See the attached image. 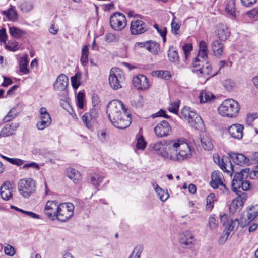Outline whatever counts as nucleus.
<instances>
[{
    "label": "nucleus",
    "mask_w": 258,
    "mask_h": 258,
    "mask_svg": "<svg viewBox=\"0 0 258 258\" xmlns=\"http://www.w3.org/2000/svg\"><path fill=\"white\" fill-rule=\"evenodd\" d=\"M107 113L110 121L116 128L124 129L131 123V114L120 101H111L107 106Z\"/></svg>",
    "instance_id": "nucleus-1"
},
{
    "label": "nucleus",
    "mask_w": 258,
    "mask_h": 258,
    "mask_svg": "<svg viewBox=\"0 0 258 258\" xmlns=\"http://www.w3.org/2000/svg\"><path fill=\"white\" fill-rule=\"evenodd\" d=\"M171 150L169 153L164 154L167 159L174 161H182L191 155V151L187 143L181 142L180 140H170L167 142Z\"/></svg>",
    "instance_id": "nucleus-2"
},
{
    "label": "nucleus",
    "mask_w": 258,
    "mask_h": 258,
    "mask_svg": "<svg viewBox=\"0 0 258 258\" xmlns=\"http://www.w3.org/2000/svg\"><path fill=\"white\" fill-rule=\"evenodd\" d=\"M249 171L250 168H247L241 170L240 172L235 173L231 183V188L233 192L238 193V189L247 191L250 189V182L246 180L249 176Z\"/></svg>",
    "instance_id": "nucleus-3"
},
{
    "label": "nucleus",
    "mask_w": 258,
    "mask_h": 258,
    "mask_svg": "<svg viewBox=\"0 0 258 258\" xmlns=\"http://www.w3.org/2000/svg\"><path fill=\"white\" fill-rule=\"evenodd\" d=\"M240 110L238 103L231 99H226L218 108V111L222 116L234 117Z\"/></svg>",
    "instance_id": "nucleus-4"
},
{
    "label": "nucleus",
    "mask_w": 258,
    "mask_h": 258,
    "mask_svg": "<svg viewBox=\"0 0 258 258\" xmlns=\"http://www.w3.org/2000/svg\"><path fill=\"white\" fill-rule=\"evenodd\" d=\"M36 181L31 178L21 179L18 183V190L24 198H29L35 192Z\"/></svg>",
    "instance_id": "nucleus-5"
},
{
    "label": "nucleus",
    "mask_w": 258,
    "mask_h": 258,
    "mask_svg": "<svg viewBox=\"0 0 258 258\" xmlns=\"http://www.w3.org/2000/svg\"><path fill=\"white\" fill-rule=\"evenodd\" d=\"M181 117L186 120L190 125L196 129H201L203 125L201 117L189 107H184L181 109Z\"/></svg>",
    "instance_id": "nucleus-6"
},
{
    "label": "nucleus",
    "mask_w": 258,
    "mask_h": 258,
    "mask_svg": "<svg viewBox=\"0 0 258 258\" xmlns=\"http://www.w3.org/2000/svg\"><path fill=\"white\" fill-rule=\"evenodd\" d=\"M74 206L71 203H62L58 205L55 219L61 222H66L73 215Z\"/></svg>",
    "instance_id": "nucleus-7"
},
{
    "label": "nucleus",
    "mask_w": 258,
    "mask_h": 258,
    "mask_svg": "<svg viewBox=\"0 0 258 258\" xmlns=\"http://www.w3.org/2000/svg\"><path fill=\"white\" fill-rule=\"evenodd\" d=\"M125 77L123 72L118 68H113L110 70L109 82L111 87L117 90L122 87V84Z\"/></svg>",
    "instance_id": "nucleus-8"
},
{
    "label": "nucleus",
    "mask_w": 258,
    "mask_h": 258,
    "mask_svg": "<svg viewBox=\"0 0 258 258\" xmlns=\"http://www.w3.org/2000/svg\"><path fill=\"white\" fill-rule=\"evenodd\" d=\"M110 25L114 30L121 31L126 25V17L121 13H114L110 17Z\"/></svg>",
    "instance_id": "nucleus-9"
},
{
    "label": "nucleus",
    "mask_w": 258,
    "mask_h": 258,
    "mask_svg": "<svg viewBox=\"0 0 258 258\" xmlns=\"http://www.w3.org/2000/svg\"><path fill=\"white\" fill-rule=\"evenodd\" d=\"M158 141L150 144L149 149L150 151H155L157 154L160 155L163 158L167 159V157L164 156V154L169 153L171 148H169V146L167 145V142L169 141Z\"/></svg>",
    "instance_id": "nucleus-10"
},
{
    "label": "nucleus",
    "mask_w": 258,
    "mask_h": 258,
    "mask_svg": "<svg viewBox=\"0 0 258 258\" xmlns=\"http://www.w3.org/2000/svg\"><path fill=\"white\" fill-rule=\"evenodd\" d=\"M223 176L222 174L218 171H214L211 174V180L210 185L214 189H216L219 187L223 192L227 191L225 185L223 182Z\"/></svg>",
    "instance_id": "nucleus-11"
},
{
    "label": "nucleus",
    "mask_w": 258,
    "mask_h": 258,
    "mask_svg": "<svg viewBox=\"0 0 258 258\" xmlns=\"http://www.w3.org/2000/svg\"><path fill=\"white\" fill-rule=\"evenodd\" d=\"M154 130L158 138H163L170 134L171 127L167 121L163 120L156 125Z\"/></svg>",
    "instance_id": "nucleus-12"
},
{
    "label": "nucleus",
    "mask_w": 258,
    "mask_h": 258,
    "mask_svg": "<svg viewBox=\"0 0 258 258\" xmlns=\"http://www.w3.org/2000/svg\"><path fill=\"white\" fill-rule=\"evenodd\" d=\"M148 29L146 24L141 20L132 21L130 25V31L132 35L142 34Z\"/></svg>",
    "instance_id": "nucleus-13"
},
{
    "label": "nucleus",
    "mask_w": 258,
    "mask_h": 258,
    "mask_svg": "<svg viewBox=\"0 0 258 258\" xmlns=\"http://www.w3.org/2000/svg\"><path fill=\"white\" fill-rule=\"evenodd\" d=\"M58 203L55 201H48L44 208V213L46 216L52 220L55 219L56 212L58 208Z\"/></svg>",
    "instance_id": "nucleus-14"
},
{
    "label": "nucleus",
    "mask_w": 258,
    "mask_h": 258,
    "mask_svg": "<svg viewBox=\"0 0 258 258\" xmlns=\"http://www.w3.org/2000/svg\"><path fill=\"white\" fill-rule=\"evenodd\" d=\"M179 241L184 248H191L194 245V236L190 231H186L181 235Z\"/></svg>",
    "instance_id": "nucleus-15"
},
{
    "label": "nucleus",
    "mask_w": 258,
    "mask_h": 258,
    "mask_svg": "<svg viewBox=\"0 0 258 258\" xmlns=\"http://www.w3.org/2000/svg\"><path fill=\"white\" fill-rule=\"evenodd\" d=\"M250 211L247 212L246 217L241 218V226L244 227L249 224L253 220H256L258 216V204L255 205L250 209Z\"/></svg>",
    "instance_id": "nucleus-16"
},
{
    "label": "nucleus",
    "mask_w": 258,
    "mask_h": 258,
    "mask_svg": "<svg viewBox=\"0 0 258 258\" xmlns=\"http://www.w3.org/2000/svg\"><path fill=\"white\" fill-rule=\"evenodd\" d=\"M133 83L139 90H145L150 86L147 78L142 74L135 76L133 79Z\"/></svg>",
    "instance_id": "nucleus-17"
},
{
    "label": "nucleus",
    "mask_w": 258,
    "mask_h": 258,
    "mask_svg": "<svg viewBox=\"0 0 258 258\" xmlns=\"http://www.w3.org/2000/svg\"><path fill=\"white\" fill-rule=\"evenodd\" d=\"M13 184L9 181H5L0 188V195L5 201L9 200L12 197Z\"/></svg>",
    "instance_id": "nucleus-18"
},
{
    "label": "nucleus",
    "mask_w": 258,
    "mask_h": 258,
    "mask_svg": "<svg viewBox=\"0 0 258 258\" xmlns=\"http://www.w3.org/2000/svg\"><path fill=\"white\" fill-rule=\"evenodd\" d=\"M244 127L239 124H233L228 128V133L233 139L240 140L243 137Z\"/></svg>",
    "instance_id": "nucleus-19"
},
{
    "label": "nucleus",
    "mask_w": 258,
    "mask_h": 258,
    "mask_svg": "<svg viewBox=\"0 0 258 258\" xmlns=\"http://www.w3.org/2000/svg\"><path fill=\"white\" fill-rule=\"evenodd\" d=\"M228 155L230 159L235 164L242 166L244 164H250L249 160L243 154L229 152Z\"/></svg>",
    "instance_id": "nucleus-20"
},
{
    "label": "nucleus",
    "mask_w": 258,
    "mask_h": 258,
    "mask_svg": "<svg viewBox=\"0 0 258 258\" xmlns=\"http://www.w3.org/2000/svg\"><path fill=\"white\" fill-rule=\"evenodd\" d=\"M69 80L67 76L64 74L59 75L53 84L54 89L56 91H63L68 86Z\"/></svg>",
    "instance_id": "nucleus-21"
},
{
    "label": "nucleus",
    "mask_w": 258,
    "mask_h": 258,
    "mask_svg": "<svg viewBox=\"0 0 258 258\" xmlns=\"http://www.w3.org/2000/svg\"><path fill=\"white\" fill-rule=\"evenodd\" d=\"M136 45L140 47L146 48L148 51L154 54H157L159 49V44L152 41L145 42H137Z\"/></svg>",
    "instance_id": "nucleus-22"
},
{
    "label": "nucleus",
    "mask_w": 258,
    "mask_h": 258,
    "mask_svg": "<svg viewBox=\"0 0 258 258\" xmlns=\"http://www.w3.org/2000/svg\"><path fill=\"white\" fill-rule=\"evenodd\" d=\"M211 49L214 55L218 58L222 57L224 52V46L218 40H215L212 41L211 45Z\"/></svg>",
    "instance_id": "nucleus-23"
},
{
    "label": "nucleus",
    "mask_w": 258,
    "mask_h": 258,
    "mask_svg": "<svg viewBox=\"0 0 258 258\" xmlns=\"http://www.w3.org/2000/svg\"><path fill=\"white\" fill-rule=\"evenodd\" d=\"M168 57L169 61L175 65H177L178 68H184L183 65H179V56L177 51L173 46H170L168 51Z\"/></svg>",
    "instance_id": "nucleus-24"
},
{
    "label": "nucleus",
    "mask_w": 258,
    "mask_h": 258,
    "mask_svg": "<svg viewBox=\"0 0 258 258\" xmlns=\"http://www.w3.org/2000/svg\"><path fill=\"white\" fill-rule=\"evenodd\" d=\"M216 33L221 41L226 40L230 35V31L227 26L223 24L218 25Z\"/></svg>",
    "instance_id": "nucleus-25"
},
{
    "label": "nucleus",
    "mask_w": 258,
    "mask_h": 258,
    "mask_svg": "<svg viewBox=\"0 0 258 258\" xmlns=\"http://www.w3.org/2000/svg\"><path fill=\"white\" fill-rule=\"evenodd\" d=\"M66 172L67 177L72 180L75 183H77L81 180L80 173L74 168H67Z\"/></svg>",
    "instance_id": "nucleus-26"
},
{
    "label": "nucleus",
    "mask_w": 258,
    "mask_h": 258,
    "mask_svg": "<svg viewBox=\"0 0 258 258\" xmlns=\"http://www.w3.org/2000/svg\"><path fill=\"white\" fill-rule=\"evenodd\" d=\"M199 98L200 103H203L212 101L214 99L215 96L210 92L202 90L199 95Z\"/></svg>",
    "instance_id": "nucleus-27"
},
{
    "label": "nucleus",
    "mask_w": 258,
    "mask_h": 258,
    "mask_svg": "<svg viewBox=\"0 0 258 258\" xmlns=\"http://www.w3.org/2000/svg\"><path fill=\"white\" fill-rule=\"evenodd\" d=\"M9 32L12 37L16 39L21 38L26 34L24 30L15 26H10L9 27Z\"/></svg>",
    "instance_id": "nucleus-28"
},
{
    "label": "nucleus",
    "mask_w": 258,
    "mask_h": 258,
    "mask_svg": "<svg viewBox=\"0 0 258 258\" xmlns=\"http://www.w3.org/2000/svg\"><path fill=\"white\" fill-rule=\"evenodd\" d=\"M239 224L240 222L237 219H235L234 220H231L230 223H228L226 226V227H225V230L223 232L224 235L227 238H228L230 232L234 230L235 228L236 229Z\"/></svg>",
    "instance_id": "nucleus-29"
},
{
    "label": "nucleus",
    "mask_w": 258,
    "mask_h": 258,
    "mask_svg": "<svg viewBox=\"0 0 258 258\" xmlns=\"http://www.w3.org/2000/svg\"><path fill=\"white\" fill-rule=\"evenodd\" d=\"M207 58V51H199L197 57L195 58L193 61L194 68H196L198 67H200L201 64L199 62H201L202 63L203 61L206 62Z\"/></svg>",
    "instance_id": "nucleus-30"
},
{
    "label": "nucleus",
    "mask_w": 258,
    "mask_h": 258,
    "mask_svg": "<svg viewBox=\"0 0 258 258\" xmlns=\"http://www.w3.org/2000/svg\"><path fill=\"white\" fill-rule=\"evenodd\" d=\"M14 7L11 5L10 8L6 11H4L3 14L6 16L7 18L13 22L17 21L18 19V15L14 9Z\"/></svg>",
    "instance_id": "nucleus-31"
},
{
    "label": "nucleus",
    "mask_w": 258,
    "mask_h": 258,
    "mask_svg": "<svg viewBox=\"0 0 258 258\" xmlns=\"http://www.w3.org/2000/svg\"><path fill=\"white\" fill-rule=\"evenodd\" d=\"M243 205L242 201L236 198L231 203L229 206V210L231 213H235L237 210H240Z\"/></svg>",
    "instance_id": "nucleus-32"
},
{
    "label": "nucleus",
    "mask_w": 258,
    "mask_h": 258,
    "mask_svg": "<svg viewBox=\"0 0 258 258\" xmlns=\"http://www.w3.org/2000/svg\"><path fill=\"white\" fill-rule=\"evenodd\" d=\"M206 66H204L203 64L200 66V67H199V69H193L192 71L194 72H199V73L203 75H208L211 74V69L212 68L210 64H208V63L206 61Z\"/></svg>",
    "instance_id": "nucleus-33"
},
{
    "label": "nucleus",
    "mask_w": 258,
    "mask_h": 258,
    "mask_svg": "<svg viewBox=\"0 0 258 258\" xmlns=\"http://www.w3.org/2000/svg\"><path fill=\"white\" fill-rule=\"evenodd\" d=\"M20 71L24 74H27L29 72V70L27 68L28 61L27 56H23L20 58Z\"/></svg>",
    "instance_id": "nucleus-34"
},
{
    "label": "nucleus",
    "mask_w": 258,
    "mask_h": 258,
    "mask_svg": "<svg viewBox=\"0 0 258 258\" xmlns=\"http://www.w3.org/2000/svg\"><path fill=\"white\" fill-rule=\"evenodd\" d=\"M5 48L9 51L15 52L19 49L18 43L14 40H10L4 43Z\"/></svg>",
    "instance_id": "nucleus-35"
},
{
    "label": "nucleus",
    "mask_w": 258,
    "mask_h": 258,
    "mask_svg": "<svg viewBox=\"0 0 258 258\" xmlns=\"http://www.w3.org/2000/svg\"><path fill=\"white\" fill-rule=\"evenodd\" d=\"M104 176L100 174L94 173L90 177L91 183L96 187L100 185Z\"/></svg>",
    "instance_id": "nucleus-36"
},
{
    "label": "nucleus",
    "mask_w": 258,
    "mask_h": 258,
    "mask_svg": "<svg viewBox=\"0 0 258 258\" xmlns=\"http://www.w3.org/2000/svg\"><path fill=\"white\" fill-rule=\"evenodd\" d=\"M89 48L88 45H84L81 51V62L83 66H85L88 61Z\"/></svg>",
    "instance_id": "nucleus-37"
},
{
    "label": "nucleus",
    "mask_w": 258,
    "mask_h": 258,
    "mask_svg": "<svg viewBox=\"0 0 258 258\" xmlns=\"http://www.w3.org/2000/svg\"><path fill=\"white\" fill-rule=\"evenodd\" d=\"M155 190L162 201H165L169 198L168 192L164 191L158 184H156Z\"/></svg>",
    "instance_id": "nucleus-38"
},
{
    "label": "nucleus",
    "mask_w": 258,
    "mask_h": 258,
    "mask_svg": "<svg viewBox=\"0 0 258 258\" xmlns=\"http://www.w3.org/2000/svg\"><path fill=\"white\" fill-rule=\"evenodd\" d=\"M82 120L86 127L89 130L92 129L93 124L95 122L86 113L82 116Z\"/></svg>",
    "instance_id": "nucleus-39"
},
{
    "label": "nucleus",
    "mask_w": 258,
    "mask_h": 258,
    "mask_svg": "<svg viewBox=\"0 0 258 258\" xmlns=\"http://www.w3.org/2000/svg\"><path fill=\"white\" fill-rule=\"evenodd\" d=\"M81 78V74L80 72L77 73L74 76L71 77V84L74 89H77L80 85Z\"/></svg>",
    "instance_id": "nucleus-40"
},
{
    "label": "nucleus",
    "mask_w": 258,
    "mask_h": 258,
    "mask_svg": "<svg viewBox=\"0 0 258 258\" xmlns=\"http://www.w3.org/2000/svg\"><path fill=\"white\" fill-rule=\"evenodd\" d=\"M201 145L206 150H211L213 148L211 141L208 137H202L201 139Z\"/></svg>",
    "instance_id": "nucleus-41"
},
{
    "label": "nucleus",
    "mask_w": 258,
    "mask_h": 258,
    "mask_svg": "<svg viewBox=\"0 0 258 258\" xmlns=\"http://www.w3.org/2000/svg\"><path fill=\"white\" fill-rule=\"evenodd\" d=\"M34 8L33 4L28 1H25L20 6V10L24 12H28L31 11Z\"/></svg>",
    "instance_id": "nucleus-42"
},
{
    "label": "nucleus",
    "mask_w": 258,
    "mask_h": 258,
    "mask_svg": "<svg viewBox=\"0 0 258 258\" xmlns=\"http://www.w3.org/2000/svg\"><path fill=\"white\" fill-rule=\"evenodd\" d=\"M40 114V119L51 123V119L49 113L47 112L46 108L41 107L39 109Z\"/></svg>",
    "instance_id": "nucleus-43"
},
{
    "label": "nucleus",
    "mask_w": 258,
    "mask_h": 258,
    "mask_svg": "<svg viewBox=\"0 0 258 258\" xmlns=\"http://www.w3.org/2000/svg\"><path fill=\"white\" fill-rule=\"evenodd\" d=\"M226 12L231 15L235 17V1L234 0H230L227 3L225 7Z\"/></svg>",
    "instance_id": "nucleus-44"
},
{
    "label": "nucleus",
    "mask_w": 258,
    "mask_h": 258,
    "mask_svg": "<svg viewBox=\"0 0 258 258\" xmlns=\"http://www.w3.org/2000/svg\"><path fill=\"white\" fill-rule=\"evenodd\" d=\"M85 94L82 92H79L77 95V104L80 109H83L84 107V100Z\"/></svg>",
    "instance_id": "nucleus-45"
},
{
    "label": "nucleus",
    "mask_w": 258,
    "mask_h": 258,
    "mask_svg": "<svg viewBox=\"0 0 258 258\" xmlns=\"http://www.w3.org/2000/svg\"><path fill=\"white\" fill-rule=\"evenodd\" d=\"M215 196L214 194L211 193L207 197L206 209L211 210L213 207V203L215 201Z\"/></svg>",
    "instance_id": "nucleus-46"
},
{
    "label": "nucleus",
    "mask_w": 258,
    "mask_h": 258,
    "mask_svg": "<svg viewBox=\"0 0 258 258\" xmlns=\"http://www.w3.org/2000/svg\"><path fill=\"white\" fill-rule=\"evenodd\" d=\"M3 158L12 164L18 166L24 165V161L22 159L19 158H11L6 156H3Z\"/></svg>",
    "instance_id": "nucleus-47"
},
{
    "label": "nucleus",
    "mask_w": 258,
    "mask_h": 258,
    "mask_svg": "<svg viewBox=\"0 0 258 258\" xmlns=\"http://www.w3.org/2000/svg\"><path fill=\"white\" fill-rule=\"evenodd\" d=\"M105 40L108 43L116 42L119 40V36L114 33H107L105 35Z\"/></svg>",
    "instance_id": "nucleus-48"
},
{
    "label": "nucleus",
    "mask_w": 258,
    "mask_h": 258,
    "mask_svg": "<svg viewBox=\"0 0 258 258\" xmlns=\"http://www.w3.org/2000/svg\"><path fill=\"white\" fill-rule=\"evenodd\" d=\"M155 74L160 78L164 79L165 80H169L170 79L171 75L168 71H157Z\"/></svg>",
    "instance_id": "nucleus-49"
},
{
    "label": "nucleus",
    "mask_w": 258,
    "mask_h": 258,
    "mask_svg": "<svg viewBox=\"0 0 258 258\" xmlns=\"http://www.w3.org/2000/svg\"><path fill=\"white\" fill-rule=\"evenodd\" d=\"M12 134V130L11 125L6 124L3 127L1 131L0 136L2 137H7Z\"/></svg>",
    "instance_id": "nucleus-50"
},
{
    "label": "nucleus",
    "mask_w": 258,
    "mask_h": 258,
    "mask_svg": "<svg viewBox=\"0 0 258 258\" xmlns=\"http://www.w3.org/2000/svg\"><path fill=\"white\" fill-rule=\"evenodd\" d=\"M146 146V143L142 135H140L137 139L136 148L139 150H144Z\"/></svg>",
    "instance_id": "nucleus-51"
},
{
    "label": "nucleus",
    "mask_w": 258,
    "mask_h": 258,
    "mask_svg": "<svg viewBox=\"0 0 258 258\" xmlns=\"http://www.w3.org/2000/svg\"><path fill=\"white\" fill-rule=\"evenodd\" d=\"M246 122L248 125H253L254 124L258 123V118L253 117L251 114L247 115L246 118ZM256 133H258V129L255 128Z\"/></svg>",
    "instance_id": "nucleus-52"
},
{
    "label": "nucleus",
    "mask_w": 258,
    "mask_h": 258,
    "mask_svg": "<svg viewBox=\"0 0 258 258\" xmlns=\"http://www.w3.org/2000/svg\"><path fill=\"white\" fill-rule=\"evenodd\" d=\"M4 253L10 256H13L15 255L16 252L15 249L12 246L7 244L4 248Z\"/></svg>",
    "instance_id": "nucleus-53"
},
{
    "label": "nucleus",
    "mask_w": 258,
    "mask_h": 258,
    "mask_svg": "<svg viewBox=\"0 0 258 258\" xmlns=\"http://www.w3.org/2000/svg\"><path fill=\"white\" fill-rule=\"evenodd\" d=\"M223 85L228 91H231L235 86V83L231 79H227L223 82Z\"/></svg>",
    "instance_id": "nucleus-54"
},
{
    "label": "nucleus",
    "mask_w": 258,
    "mask_h": 258,
    "mask_svg": "<svg viewBox=\"0 0 258 258\" xmlns=\"http://www.w3.org/2000/svg\"><path fill=\"white\" fill-rule=\"evenodd\" d=\"M176 18L174 16L173 20L171 22V31L175 34H178V31L180 29V25L175 21Z\"/></svg>",
    "instance_id": "nucleus-55"
},
{
    "label": "nucleus",
    "mask_w": 258,
    "mask_h": 258,
    "mask_svg": "<svg viewBox=\"0 0 258 258\" xmlns=\"http://www.w3.org/2000/svg\"><path fill=\"white\" fill-rule=\"evenodd\" d=\"M209 225L211 229L216 228L218 226L217 220L215 219L214 215H211L209 218Z\"/></svg>",
    "instance_id": "nucleus-56"
},
{
    "label": "nucleus",
    "mask_w": 258,
    "mask_h": 258,
    "mask_svg": "<svg viewBox=\"0 0 258 258\" xmlns=\"http://www.w3.org/2000/svg\"><path fill=\"white\" fill-rule=\"evenodd\" d=\"M22 168L23 169H28L29 168L35 169L37 170H39L40 169V166L39 164L34 162H31L28 163H26L23 165Z\"/></svg>",
    "instance_id": "nucleus-57"
},
{
    "label": "nucleus",
    "mask_w": 258,
    "mask_h": 258,
    "mask_svg": "<svg viewBox=\"0 0 258 258\" xmlns=\"http://www.w3.org/2000/svg\"><path fill=\"white\" fill-rule=\"evenodd\" d=\"M182 49L185 55V58L187 60L190 52L192 49V45L190 44H186L183 46Z\"/></svg>",
    "instance_id": "nucleus-58"
},
{
    "label": "nucleus",
    "mask_w": 258,
    "mask_h": 258,
    "mask_svg": "<svg viewBox=\"0 0 258 258\" xmlns=\"http://www.w3.org/2000/svg\"><path fill=\"white\" fill-rule=\"evenodd\" d=\"M88 113V115L93 119L94 121H96L97 118L98 117V110L96 108L93 107L91 109H90L89 112H86Z\"/></svg>",
    "instance_id": "nucleus-59"
},
{
    "label": "nucleus",
    "mask_w": 258,
    "mask_h": 258,
    "mask_svg": "<svg viewBox=\"0 0 258 258\" xmlns=\"http://www.w3.org/2000/svg\"><path fill=\"white\" fill-rule=\"evenodd\" d=\"M51 123L46 121L41 120L37 123L36 126L39 130H43L49 126Z\"/></svg>",
    "instance_id": "nucleus-60"
},
{
    "label": "nucleus",
    "mask_w": 258,
    "mask_h": 258,
    "mask_svg": "<svg viewBox=\"0 0 258 258\" xmlns=\"http://www.w3.org/2000/svg\"><path fill=\"white\" fill-rule=\"evenodd\" d=\"M179 102L178 101L174 102L171 103L170 106L168 108V110L172 113H177L179 109Z\"/></svg>",
    "instance_id": "nucleus-61"
},
{
    "label": "nucleus",
    "mask_w": 258,
    "mask_h": 258,
    "mask_svg": "<svg viewBox=\"0 0 258 258\" xmlns=\"http://www.w3.org/2000/svg\"><path fill=\"white\" fill-rule=\"evenodd\" d=\"M143 98L141 96H139L138 99L132 100L131 101V104L136 108H140L143 105Z\"/></svg>",
    "instance_id": "nucleus-62"
},
{
    "label": "nucleus",
    "mask_w": 258,
    "mask_h": 258,
    "mask_svg": "<svg viewBox=\"0 0 258 258\" xmlns=\"http://www.w3.org/2000/svg\"><path fill=\"white\" fill-rule=\"evenodd\" d=\"M8 35L6 33V30L4 28L0 29V42L6 43Z\"/></svg>",
    "instance_id": "nucleus-63"
},
{
    "label": "nucleus",
    "mask_w": 258,
    "mask_h": 258,
    "mask_svg": "<svg viewBox=\"0 0 258 258\" xmlns=\"http://www.w3.org/2000/svg\"><path fill=\"white\" fill-rule=\"evenodd\" d=\"M249 176L250 179H254L258 177V165L256 166L254 169H250Z\"/></svg>",
    "instance_id": "nucleus-64"
}]
</instances>
